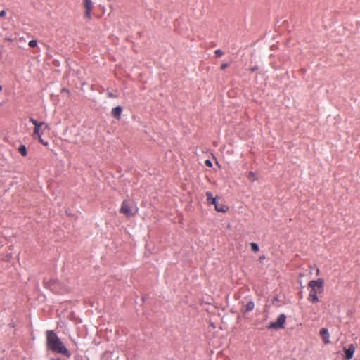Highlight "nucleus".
Instances as JSON below:
<instances>
[{"mask_svg": "<svg viewBox=\"0 0 360 360\" xmlns=\"http://www.w3.org/2000/svg\"><path fill=\"white\" fill-rule=\"evenodd\" d=\"M46 344L47 348L53 352L64 354L67 357L70 356V353L65 346L58 335L52 330H48L46 332Z\"/></svg>", "mask_w": 360, "mask_h": 360, "instance_id": "f257e3e1", "label": "nucleus"}, {"mask_svg": "<svg viewBox=\"0 0 360 360\" xmlns=\"http://www.w3.org/2000/svg\"><path fill=\"white\" fill-rule=\"evenodd\" d=\"M29 121L34 126L32 135V138L34 139H38V141L44 146H48L49 143L44 141L41 136L45 130L49 129V124L44 122H38L32 117H30Z\"/></svg>", "mask_w": 360, "mask_h": 360, "instance_id": "f03ea898", "label": "nucleus"}, {"mask_svg": "<svg viewBox=\"0 0 360 360\" xmlns=\"http://www.w3.org/2000/svg\"><path fill=\"white\" fill-rule=\"evenodd\" d=\"M324 281L323 278L311 281L309 283V287L311 288L308 296V300L312 303H317L319 302L318 294L323 292Z\"/></svg>", "mask_w": 360, "mask_h": 360, "instance_id": "7ed1b4c3", "label": "nucleus"}, {"mask_svg": "<svg viewBox=\"0 0 360 360\" xmlns=\"http://www.w3.org/2000/svg\"><path fill=\"white\" fill-rule=\"evenodd\" d=\"M138 208L135 205L131 204L127 200H124L122 202L120 209V213L123 214L127 217H131L134 216L136 214Z\"/></svg>", "mask_w": 360, "mask_h": 360, "instance_id": "20e7f679", "label": "nucleus"}, {"mask_svg": "<svg viewBox=\"0 0 360 360\" xmlns=\"http://www.w3.org/2000/svg\"><path fill=\"white\" fill-rule=\"evenodd\" d=\"M46 284L50 290L56 293H65L68 290L63 283L56 279L49 281Z\"/></svg>", "mask_w": 360, "mask_h": 360, "instance_id": "39448f33", "label": "nucleus"}, {"mask_svg": "<svg viewBox=\"0 0 360 360\" xmlns=\"http://www.w3.org/2000/svg\"><path fill=\"white\" fill-rule=\"evenodd\" d=\"M286 316L284 314H281L277 320L274 322H271L269 323L268 328L269 329H280L284 328V324L285 323Z\"/></svg>", "mask_w": 360, "mask_h": 360, "instance_id": "423d86ee", "label": "nucleus"}, {"mask_svg": "<svg viewBox=\"0 0 360 360\" xmlns=\"http://www.w3.org/2000/svg\"><path fill=\"white\" fill-rule=\"evenodd\" d=\"M82 6L84 9V17L88 19H91V11L94 9V2L92 0H83Z\"/></svg>", "mask_w": 360, "mask_h": 360, "instance_id": "0eeeda50", "label": "nucleus"}, {"mask_svg": "<svg viewBox=\"0 0 360 360\" xmlns=\"http://www.w3.org/2000/svg\"><path fill=\"white\" fill-rule=\"evenodd\" d=\"M355 349L356 347L353 344H350L348 348L344 349L346 359L349 360L353 357Z\"/></svg>", "mask_w": 360, "mask_h": 360, "instance_id": "6e6552de", "label": "nucleus"}, {"mask_svg": "<svg viewBox=\"0 0 360 360\" xmlns=\"http://www.w3.org/2000/svg\"><path fill=\"white\" fill-rule=\"evenodd\" d=\"M319 334L325 344H328L330 342V334H329L328 330L327 328H321L320 330Z\"/></svg>", "mask_w": 360, "mask_h": 360, "instance_id": "1a4fd4ad", "label": "nucleus"}, {"mask_svg": "<svg viewBox=\"0 0 360 360\" xmlns=\"http://www.w3.org/2000/svg\"><path fill=\"white\" fill-rule=\"evenodd\" d=\"M122 112V108L120 106H117L112 110V115L117 120L120 119L121 113Z\"/></svg>", "mask_w": 360, "mask_h": 360, "instance_id": "9d476101", "label": "nucleus"}, {"mask_svg": "<svg viewBox=\"0 0 360 360\" xmlns=\"http://www.w3.org/2000/svg\"><path fill=\"white\" fill-rule=\"evenodd\" d=\"M215 210L219 212L226 213L229 210V207L223 204H218L215 206Z\"/></svg>", "mask_w": 360, "mask_h": 360, "instance_id": "9b49d317", "label": "nucleus"}, {"mask_svg": "<svg viewBox=\"0 0 360 360\" xmlns=\"http://www.w3.org/2000/svg\"><path fill=\"white\" fill-rule=\"evenodd\" d=\"M255 304L252 301L250 300L244 307V312H249L253 310Z\"/></svg>", "mask_w": 360, "mask_h": 360, "instance_id": "f8f14e48", "label": "nucleus"}, {"mask_svg": "<svg viewBox=\"0 0 360 360\" xmlns=\"http://www.w3.org/2000/svg\"><path fill=\"white\" fill-rule=\"evenodd\" d=\"M247 177L251 182H254L257 180V174L253 172H249L248 173Z\"/></svg>", "mask_w": 360, "mask_h": 360, "instance_id": "ddd939ff", "label": "nucleus"}, {"mask_svg": "<svg viewBox=\"0 0 360 360\" xmlns=\"http://www.w3.org/2000/svg\"><path fill=\"white\" fill-rule=\"evenodd\" d=\"M18 151L24 157L27 156V148L24 145H21L18 148Z\"/></svg>", "mask_w": 360, "mask_h": 360, "instance_id": "4468645a", "label": "nucleus"}, {"mask_svg": "<svg viewBox=\"0 0 360 360\" xmlns=\"http://www.w3.org/2000/svg\"><path fill=\"white\" fill-rule=\"evenodd\" d=\"M205 195L207 197V203L209 204H211V202H212V198H214L213 196H212V194L211 192H206L205 193Z\"/></svg>", "mask_w": 360, "mask_h": 360, "instance_id": "2eb2a0df", "label": "nucleus"}, {"mask_svg": "<svg viewBox=\"0 0 360 360\" xmlns=\"http://www.w3.org/2000/svg\"><path fill=\"white\" fill-rule=\"evenodd\" d=\"M250 247H251V250L255 252H257L259 251V246L257 245V243H250Z\"/></svg>", "mask_w": 360, "mask_h": 360, "instance_id": "dca6fc26", "label": "nucleus"}, {"mask_svg": "<svg viewBox=\"0 0 360 360\" xmlns=\"http://www.w3.org/2000/svg\"><path fill=\"white\" fill-rule=\"evenodd\" d=\"M28 45L30 47H35L37 45V40H31L29 41Z\"/></svg>", "mask_w": 360, "mask_h": 360, "instance_id": "f3484780", "label": "nucleus"}, {"mask_svg": "<svg viewBox=\"0 0 360 360\" xmlns=\"http://www.w3.org/2000/svg\"><path fill=\"white\" fill-rule=\"evenodd\" d=\"M214 53L216 54V56L217 57H221L223 56L224 53L220 49H217L215 51H214Z\"/></svg>", "mask_w": 360, "mask_h": 360, "instance_id": "a211bd4d", "label": "nucleus"}, {"mask_svg": "<svg viewBox=\"0 0 360 360\" xmlns=\"http://www.w3.org/2000/svg\"><path fill=\"white\" fill-rule=\"evenodd\" d=\"M205 164L206 166H207L209 167H212V163L211 160H206L205 161Z\"/></svg>", "mask_w": 360, "mask_h": 360, "instance_id": "6ab92c4d", "label": "nucleus"}, {"mask_svg": "<svg viewBox=\"0 0 360 360\" xmlns=\"http://www.w3.org/2000/svg\"><path fill=\"white\" fill-rule=\"evenodd\" d=\"M228 67H229V64L228 63H222L221 65L220 68H221V70H224V69H226Z\"/></svg>", "mask_w": 360, "mask_h": 360, "instance_id": "aec40b11", "label": "nucleus"}, {"mask_svg": "<svg viewBox=\"0 0 360 360\" xmlns=\"http://www.w3.org/2000/svg\"><path fill=\"white\" fill-rule=\"evenodd\" d=\"M211 204L214 205V207H215V206H216V205H218L219 203L217 202L216 198H212Z\"/></svg>", "mask_w": 360, "mask_h": 360, "instance_id": "412c9836", "label": "nucleus"}, {"mask_svg": "<svg viewBox=\"0 0 360 360\" xmlns=\"http://www.w3.org/2000/svg\"><path fill=\"white\" fill-rule=\"evenodd\" d=\"M6 14V12L5 10H2L1 12H0V18H2V17H4Z\"/></svg>", "mask_w": 360, "mask_h": 360, "instance_id": "4be33fe9", "label": "nucleus"}, {"mask_svg": "<svg viewBox=\"0 0 360 360\" xmlns=\"http://www.w3.org/2000/svg\"><path fill=\"white\" fill-rule=\"evenodd\" d=\"M264 259H265V256H264V255H261V256L259 257V262H262Z\"/></svg>", "mask_w": 360, "mask_h": 360, "instance_id": "5701e85b", "label": "nucleus"}, {"mask_svg": "<svg viewBox=\"0 0 360 360\" xmlns=\"http://www.w3.org/2000/svg\"><path fill=\"white\" fill-rule=\"evenodd\" d=\"M108 96L110 98H115V95L112 93H111V92L108 93Z\"/></svg>", "mask_w": 360, "mask_h": 360, "instance_id": "b1692460", "label": "nucleus"}, {"mask_svg": "<svg viewBox=\"0 0 360 360\" xmlns=\"http://www.w3.org/2000/svg\"><path fill=\"white\" fill-rule=\"evenodd\" d=\"M316 274H319V269L316 270Z\"/></svg>", "mask_w": 360, "mask_h": 360, "instance_id": "393cba45", "label": "nucleus"}, {"mask_svg": "<svg viewBox=\"0 0 360 360\" xmlns=\"http://www.w3.org/2000/svg\"><path fill=\"white\" fill-rule=\"evenodd\" d=\"M2 89H3L2 86L0 85V91H2Z\"/></svg>", "mask_w": 360, "mask_h": 360, "instance_id": "a878e982", "label": "nucleus"}]
</instances>
